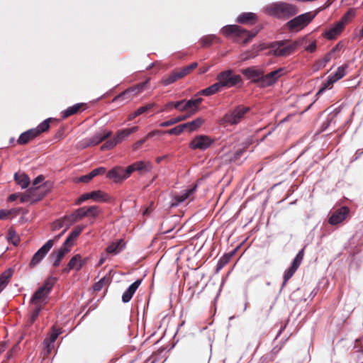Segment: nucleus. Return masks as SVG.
I'll return each mask as SVG.
<instances>
[{
    "instance_id": "obj_32",
    "label": "nucleus",
    "mask_w": 363,
    "mask_h": 363,
    "mask_svg": "<svg viewBox=\"0 0 363 363\" xmlns=\"http://www.w3.org/2000/svg\"><path fill=\"white\" fill-rule=\"evenodd\" d=\"M13 275L11 269H9L4 272L0 275V293L4 289V288L9 284V281Z\"/></svg>"
},
{
    "instance_id": "obj_20",
    "label": "nucleus",
    "mask_w": 363,
    "mask_h": 363,
    "mask_svg": "<svg viewBox=\"0 0 363 363\" xmlns=\"http://www.w3.org/2000/svg\"><path fill=\"white\" fill-rule=\"evenodd\" d=\"M142 283V279H137L133 283H132L128 288L124 291L122 295V301L125 303H128L134 294L135 293L138 288Z\"/></svg>"
},
{
    "instance_id": "obj_1",
    "label": "nucleus",
    "mask_w": 363,
    "mask_h": 363,
    "mask_svg": "<svg viewBox=\"0 0 363 363\" xmlns=\"http://www.w3.org/2000/svg\"><path fill=\"white\" fill-rule=\"evenodd\" d=\"M284 68L277 69L267 74H264L262 69L255 67H249L241 70L242 74L251 82L257 84L260 88H265L274 85L282 75Z\"/></svg>"
},
{
    "instance_id": "obj_27",
    "label": "nucleus",
    "mask_w": 363,
    "mask_h": 363,
    "mask_svg": "<svg viewBox=\"0 0 363 363\" xmlns=\"http://www.w3.org/2000/svg\"><path fill=\"white\" fill-rule=\"evenodd\" d=\"M86 104L84 103H77L74 105L68 107L65 110L61 112V116L62 118H67L72 115L78 113L82 107Z\"/></svg>"
},
{
    "instance_id": "obj_48",
    "label": "nucleus",
    "mask_w": 363,
    "mask_h": 363,
    "mask_svg": "<svg viewBox=\"0 0 363 363\" xmlns=\"http://www.w3.org/2000/svg\"><path fill=\"white\" fill-rule=\"evenodd\" d=\"M232 257V255H224L220 258L216 265V272L220 271L226 264H228Z\"/></svg>"
},
{
    "instance_id": "obj_11",
    "label": "nucleus",
    "mask_w": 363,
    "mask_h": 363,
    "mask_svg": "<svg viewBox=\"0 0 363 363\" xmlns=\"http://www.w3.org/2000/svg\"><path fill=\"white\" fill-rule=\"evenodd\" d=\"M53 246V240H48L40 248H39L33 255L30 262L29 267L30 269L36 267L46 256L48 252Z\"/></svg>"
},
{
    "instance_id": "obj_47",
    "label": "nucleus",
    "mask_w": 363,
    "mask_h": 363,
    "mask_svg": "<svg viewBox=\"0 0 363 363\" xmlns=\"http://www.w3.org/2000/svg\"><path fill=\"white\" fill-rule=\"evenodd\" d=\"M70 217H75L77 220H81L84 217H87V214L86 212L85 206L79 208L75 210L72 213L70 214Z\"/></svg>"
},
{
    "instance_id": "obj_55",
    "label": "nucleus",
    "mask_w": 363,
    "mask_h": 363,
    "mask_svg": "<svg viewBox=\"0 0 363 363\" xmlns=\"http://www.w3.org/2000/svg\"><path fill=\"white\" fill-rule=\"evenodd\" d=\"M63 221H65V229L67 230L73 223L77 221V218L75 217L71 218L70 214L67 216H65L63 218H62Z\"/></svg>"
},
{
    "instance_id": "obj_30",
    "label": "nucleus",
    "mask_w": 363,
    "mask_h": 363,
    "mask_svg": "<svg viewBox=\"0 0 363 363\" xmlns=\"http://www.w3.org/2000/svg\"><path fill=\"white\" fill-rule=\"evenodd\" d=\"M14 179L16 182V184L22 189H26L28 186L30 184V180L28 176L24 173L18 174L15 173L14 174Z\"/></svg>"
},
{
    "instance_id": "obj_2",
    "label": "nucleus",
    "mask_w": 363,
    "mask_h": 363,
    "mask_svg": "<svg viewBox=\"0 0 363 363\" xmlns=\"http://www.w3.org/2000/svg\"><path fill=\"white\" fill-rule=\"evenodd\" d=\"M264 12L272 17L280 20H287L296 15L298 7L292 4L284 1L273 2L264 7Z\"/></svg>"
},
{
    "instance_id": "obj_49",
    "label": "nucleus",
    "mask_w": 363,
    "mask_h": 363,
    "mask_svg": "<svg viewBox=\"0 0 363 363\" xmlns=\"http://www.w3.org/2000/svg\"><path fill=\"white\" fill-rule=\"evenodd\" d=\"M87 216H91L96 218L100 213L99 207L97 206H85Z\"/></svg>"
},
{
    "instance_id": "obj_59",
    "label": "nucleus",
    "mask_w": 363,
    "mask_h": 363,
    "mask_svg": "<svg viewBox=\"0 0 363 363\" xmlns=\"http://www.w3.org/2000/svg\"><path fill=\"white\" fill-rule=\"evenodd\" d=\"M296 270L293 269L292 267H289L284 274L283 279H285V282H287L294 274Z\"/></svg>"
},
{
    "instance_id": "obj_29",
    "label": "nucleus",
    "mask_w": 363,
    "mask_h": 363,
    "mask_svg": "<svg viewBox=\"0 0 363 363\" xmlns=\"http://www.w3.org/2000/svg\"><path fill=\"white\" fill-rule=\"evenodd\" d=\"M222 86L219 82L214 83L213 84L208 86L206 89H202L199 92V94L203 96H211L219 92L222 89Z\"/></svg>"
},
{
    "instance_id": "obj_25",
    "label": "nucleus",
    "mask_w": 363,
    "mask_h": 363,
    "mask_svg": "<svg viewBox=\"0 0 363 363\" xmlns=\"http://www.w3.org/2000/svg\"><path fill=\"white\" fill-rule=\"evenodd\" d=\"M196 188V186H194L193 188L186 189L181 194L175 195L174 198V202L172 203V206H177L184 202L195 191Z\"/></svg>"
},
{
    "instance_id": "obj_7",
    "label": "nucleus",
    "mask_w": 363,
    "mask_h": 363,
    "mask_svg": "<svg viewBox=\"0 0 363 363\" xmlns=\"http://www.w3.org/2000/svg\"><path fill=\"white\" fill-rule=\"evenodd\" d=\"M250 108L242 105L236 106L233 109L224 114L222 121L230 125L238 124L245 115L250 111Z\"/></svg>"
},
{
    "instance_id": "obj_58",
    "label": "nucleus",
    "mask_w": 363,
    "mask_h": 363,
    "mask_svg": "<svg viewBox=\"0 0 363 363\" xmlns=\"http://www.w3.org/2000/svg\"><path fill=\"white\" fill-rule=\"evenodd\" d=\"M245 152V149L244 147L238 149L234 152L233 156L230 158V160L234 161V162L239 160L243 156Z\"/></svg>"
},
{
    "instance_id": "obj_26",
    "label": "nucleus",
    "mask_w": 363,
    "mask_h": 363,
    "mask_svg": "<svg viewBox=\"0 0 363 363\" xmlns=\"http://www.w3.org/2000/svg\"><path fill=\"white\" fill-rule=\"evenodd\" d=\"M343 30L342 23H336L332 28L323 33V36L328 40L335 39Z\"/></svg>"
},
{
    "instance_id": "obj_52",
    "label": "nucleus",
    "mask_w": 363,
    "mask_h": 363,
    "mask_svg": "<svg viewBox=\"0 0 363 363\" xmlns=\"http://www.w3.org/2000/svg\"><path fill=\"white\" fill-rule=\"evenodd\" d=\"M155 105L156 104L155 103H150L145 106H140L135 111V114L140 116L144 113H146L150 109H152L153 107H155Z\"/></svg>"
},
{
    "instance_id": "obj_44",
    "label": "nucleus",
    "mask_w": 363,
    "mask_h": 363,
    "mask_svg": "<svg viewBox=\"0 0 363 363\" xmlns=\"http://www.w3.org/2000/svg\"><path fill=\"white\" fill-rule=\"evenodd\" d=\"M348 67L347 65H343L339 67L335 72L330 75L333 79L337 82L345 75L346 69Z\"/></svg>"
},
{
    "instance_id": "obj_62",
    "label": "nucleus",
    "mask_w": 363,
    "mask_h": 363,
    "mask_svg": "<svg viewBox=\"0 0 363 363\" xmlns=\"http://www.w3.org/2000/svg\"><path fill=\"white\" fill-rule=\"evenodd\" d=\"M105 172H106V168L104 167H99L94 169L92 171H91V173L94 177H96L97 175L104 174Z\"/></svg>"
},
{
    "instance_id": "obj_15",
    "label": "nucleus",
    "mask_w": 363,
    "mask_h": 363,
    "mask_svg": "<svg viewBox=\"0 0 363 363\" xmlns=\"http://www.w3.org/2000/svg\"><path fill=\"white\" fill-rule=\"evenodd\" d=\"M350 209L347 206H342L333 212L328 218V223L332 225L340 224L345 220L349 215Z\"/></svg>"
},
{
    "instance_id": "obj_31",
    "label": "nucleus",
    "mask_w": 363,
    "mask_h": 363,
    "mask_svg": "<svg viewBox=\"0 0 363 363\" xmlns=\"http://www.w3.org/2000/svg\"><path fill=\"white\" fill-rule=\"evenodd\" d=\"M138 129L137 126L132 127L130 128H125L118 131L117 135H116L115 139L118 143H120L123 141V140L135 132Z\"/></svg>"
},
{
    "instance_id": "obj_45",
    "label": "nucleus",
    "mask_w": 363,
    "mask_h": 363,
    "mask_svg": "<svg viewBox=\"0 0 363 363\" xmlns=\"http://www.w3.org/2000/svg\"><path fill=\"white\" fill-rule=\"evenodd\" d=\"M6 238L8 241L11 242L12 244L15 246H17L20 242V239L18 237L16 232L11 228L9 229Z\"/></svg>"
},
{
    "instance_id": "obj_23",
    "label": "nucleus",
    "mask_w": 363,
    "mask_h": 363,
    "mask_svg": "<svg viewBox=\"0 0 363 363\" xmlns=\"http://www.w3.org/2000/svg\"><path fill=\"white\" fill-rule=\"evenodd\" d=\"M84 228V225H78L68 235L62 246L69 248L74 244V240L81 234Z\"/></svg>"
},
{
    "instance_id": "obj_14",
    "label": "nucleus",
    "mask_w": 363,
    "mask_h": 363,
    "mask_svg": "<svg viewBox=\"0 0 363 363\" xmlns=\"http://www.w3.org/2000/svg\"><path fill=\"white\" fill-rule=\"evenodd\" d=\"M152 169V165L151 162L140 160L127 167V174L131 175L134 172H138L140 174H144L149 172Z\"/></svg>"
},
{
    "instance_id": "obj_50",
    "label": "nucleus",
    "mask_w": 363,
    "mask_h": 363,
    "mask_svg": "<svg viewBox=\"0 0 363 363\" xmlns=\"http://www.w3.org/2000/svg\"><path fill=\"white\" fill-rule=\"evenodd\" d=\"M198 66L197 62H193L190 64L189 65H187L184 67H183L181 70H179V72L182 77L187 75L190 72H191L193 69H194Z\"/></svg>"
},
{
    "instance_id": "obj_13",
    "label": "nucleus",
    "mask_w": 363,
    "mask_h": 363,
    "mask_svg": "<svg viewBox=\"0 0 363 363\" xmlns=\"http://www.w3.org/2000/svg\"><path fill=\"white\" fill-rule=\"evenodd\" d=\"M88 199H93L95 201H107V195L100 190L92 191L81 195L76 201L77 205H80Z\"/></svg>"
},
{
    "instance_id": "obj_41",
    "label": "nucleus",
    "mask_w": 363,
    "mask_h": 363,
    "mask_svg": "<svg viewBox=\"0 0 363 363\" xmlns=\"http://www.w3.org/2000/svg\"><path fill=\"white\" fill-rule=\"evenodd\" d=\"M213 41L220 43V39L216 35H208L203 36L201 39V43L203 47L210 46L212 44Z\"/></svg>"
},
{
    "instance_id": "obj_37",
    "label": "nucleus",
    "mask_w": 363,
    "mask_h": 363,
    "mask_svg": "<svg viewBox=\"0 0 363 363\" xmlns=\"http://www.w3.org/2000/svg\"><path fill=\"white\" fill-rule=\"evenodd\" d=\"M335 82H336L333 79V77L329 76L325 81L322 82L316 96L322 94L327 89H330Z\"/></svg>"
},
{
    "instance_id": "obj_64",
    "label": "nucleus",
    "mask_w": 363,
    "mask_h": 363,
    "mask_svg": "<svg viewBox=\"0 0 363 363\" xmlns=\"http://www.w3.org/2000/svg\"><path fill=\"white\" fill-rule=\"evenodd\" d=\"M354 37L358 38L359 40L363 39V26L362 28L359 30H357L354 33Z\"/></svg>"
},
{
    "instance_id": "obj_5",
    "label": "nucleus",
    "mask_w": 363,
    "mask_h": 363,
    "mask_svg": "<svg viewBox=\"0 0 363 363\" xmlns=\"http://www.w3.org/2000/svg\"><path fill=\"white\" fill-rule=\"evenodd\" d=\"M220 32L226 36L234 35L239 37L242 39V41L245 43L249 42L258 33L257 30L249 32L245 29H242L240 26L235 24L223 26L220 29Z\"/></svg>"
},
{
    "instance_id": "obj_24",
    "label": "nucleus",
    "mask_w": 363,
    "mask_h": 363,
    "mask_svg": "<svg viewBox=\"0 0 363 363\" xmlns=\"http://www.w3.org/2000/svg\"><path fill=\"white\" fill-rule=\"evenodd\" d=\"M257 15L255 13L243 12L238 16L236 22L240 24H254L257 21Z\"/></svg>"
},
{
    "instance_id": "obj_33",
    "label": "nucleus",
    "mask_w": 363,
    "mask_h": 363,
    "mask_svg": "<svg viewBox=\"0 0 363 363\" xmlns=\"http://www.w3.org/2000/svg\"><path fill=\"white\" fill-rule=\"evenodd\" d=\"M203 123V120L201 118H196V119L182 124L184 130L189 129V131H194L200 127Z\"/></svg>"
},
{
    "instance_id": "obj_17",
    "label": "nucleus",
    "mask_w": 363,
    "mask_h": 363,
    "mask_svg": "<svg viewBox=\"0 0 363 363\" xmlns=\"http://www.w3.org/2000/svg\"><path fill=\"white\" fill-rule=\"evenodd\" d=\"M49 294L50 292L40 286L32 295L30 302L33 304H42L43 306L46 303V299Z\"/></svg>"
},
{
    "instance_id": "obj_61",
    "label": "nucleus",
    "mask_w": 363,
    "mask_h": 363,
    "mask_svg": "<svg viewBox=\"0 0 363 363\" xmlns=\"http://www.w3.org/2000/svg\"><path fill=\"white\" fill-rule=\"evenodd\" d=\"M94 178L93 175L91 174V172L85 175H82L80 177L77 179V182H83V183H87L89 181H91Z\"/></svg>"
},
{
    "instance_id": "obj_46",
    "label": "nucleus",
    "mask_w": 363,
    "mask_h": 363,
    "mask_svg": "<svg viewBox=\"0 0 363 363\" xmlns=\"http://www.w3.org/2000/svg\"><path fill=\"white\" fill-rule=\"evenodd\" d=\"M111 281V279L109 277H107L106 276H104L101 279H99V281L96 282L93 285V289L95 291H99L101 290V289L108 283Z\"/></svg>"
},
{
    "instance_id": "obj_43",
    "label": "nucleus",
    "mask_w": 363,
    "mask_h": 363,
    "mask_svg": "<svg viewBox=\"0 0 363 363\" xmlns=\"http://www.w3.org/2000/svg\"><path fill=\"white\" fill-rule=\"evenodd\" d=\"M57 281V279L56 277L50 276L45 280L41 287L44 288L45 290L50 293Z\"/></svg>"
},
{
    "instance_id": "obj_8",
    "label": "nucleus",
    "mask_w": 363,
    "mask_h": 363,
    "mask_svg": "<svg viewBox=\"0 0 363 363\" xmlns=\"http://www.w3.org/2000/svg\"><path fill=\"white\" fill-rule=\"evenodd\" d=\"M222 88H231L242 84L239 74H235L232 69H227L220 72L216 77Z\"/></svg>"
},
{
    "instance_id": "obj_56",
    "label": "nucleus",
    "mask_w": 363,
    "mask_h": 363,
    "mask_svg": "<svg viewBox=\"0 0 363 363\" xmlns=\"http://www.w3.org/2000/svg\"><path fill=\"white\" fill-rule=\"evenodd\" d=\"M117 144H118L115 138L112 140H107L101 147V149L102 150H110L114 147Z\"/></svg>"
},
{
    "instance_id": "obj_22",
    "label": "nucleus",
    "mask_w": 363,
    "mask_h": 363,
    "mask_svg": "<svg viewBox=\"0 0 363 363\" xmlns=\"http://www.w3.org/2000/svg\"><path fill=\"white\" fill-rule=\"evenodd\" d=\"M111 135L112 132L111 130H102L97 132L92 137L89 138L90 140V144H92L93 146L96 145L108 139Z\"/></svg>"
},
{
    "instance_id": "obj_38",
    "label": "nucleus",
    "mask_w": 363,
    "mask_h": 363,
    "mask_svg": "<svg viewBox=\"0 0 363 363\" xmlns=\"http://www.w3.org/2000/svg\"><path fill=\"white\" fill-rule=\"evenodd\" d=\"M189 117H190V115L179 116L176 118L162 122L161 123H160V126L162 127V128L168 127V126L174 125L179 122H181L182 121H184V120L187 119Z\"/></svg>"
},
{
    "instance_id": "obj_53",
    "label": "nucleus",
    "mask_w": 363,
    "mask_h": 363,
    "mask_svg": "<svg viewBox=\"0 0 363 363\" xmlns=\"http://www.w3.org/2000/svg\"><path fill=\"white\" fill-rule=\"evenodd\" d=\"M182 125H179L173 128L167 130L165 133L171 135H179L184 131Z\"/></svg>"
},
{
    "instance_id": "obj_54",
    "label": "nucleus",
    "mask_w": 363,
    "mask_h": 363,
    "mask_svg": "<svg viewBox=\"0 0 363 363\" xmlns=\"http://www.w3.org/2000/svg\"><path fill=\"white\" fill-rule=\"evenodd\" d=\"M63 227L65 228V221H63L62 218H61L60 219L55 220L52 223L51 228H52V231H56V230H59L60 229H61Z\"/></svg>"
},
{
    "instance_id": "obj_18",
    "label": "nucleus",
    "mask_w": 363,
    "mask_h": 363,
    "mask_svg": "<svg viewBox=\"0 0 363 363\" xmlns=\"http://www.w3.org/2000/svg\"><path fill=\"white\" fill-rule=\"evenodd\" d=\"M70 251V249L67 247L62 246L57 250H54L50 255V259L52 262V266L55 267H58L60 264V262L65 255Z\"/></svg>"
},
{
    "instance_id": "obj_60",
    "label": "nucleus",
    "mask_w": 363,
    "mask_h": 363,
    "mask_svg": "<svg viewBox=\"0 0 363 363\" xmlns=\"http://www.w3.org/2000/svg\"><path fill=\"white\" fill-rule=\"evenodd\" d=\"M44 177L43 175H38V177H36L33 182V184H32V186L31 187H33L34 189L35 188H37L36 189V192L39 190L40 189V186H38L40 183H41L43 180H44Z\"/></svg>"
},
{
    "instance_id": "obj_57",
    "label": "nucleus",
    "mask_w": 363,
    "mask_h": 363,
    "mask_svg": "<svg viewBox=\"0 0 363 363\" xmlns=\"http://www.w3.org/2000/svg\"><path fill=\"white\" fill-rule=\"evenodd\" d=\"M117 144H118L115 138L112 140H107L101 147V149L102 150H110L114 147Z\"/></svg>"
},
{
    "instance_id": "obj_6",
    "label": "nucleus",
    "mask_w": 363,
    "mask_h": 363,
    "mask_svg": "<svg viewBox=\"0 0 363 363\" xmlns=\"http://www.w3.org/2000/svg\"><path fill=\"white\" fill-rule=\"evenodd\" d=\"M317 12H306L289 20L286 27L291 31H298L307 26L315 17Z\"/></svg>"
},
{
    "instance_id": "obj_40",
    "label": "nucleus",
    "mask_w": 363,
    "mask_h": 363,
    "mask_svg": "<svg viewBox=\"0 0 363 363\" xmlns=\"http://www.w3.org/2000/svg\"><path fill=\"white\" fill-rule=\"evenodd\" d=\"M304 256V248L301 249L296 255L294 259H293L290 267L297 270L299 266L301 265Z\"/></svg>"
},
{
    "instance_id": "obj_28",
    "label": "nucleus",
    "mask_w": 363,
    "mask_h": 363,
    "mask_svg": "<svg viewBox=\"0 0 363 363\" xmlns=\"http://www.w3.org/2000/svg\"><path fill=\"white\" fill-rule=\"evenodd\" d=\"M125 247V243L122 239L113 242L106 247V253L118 255Z\"/></svg>"
},
{
    "instance_id": "obj_12",
    "label": "nucleus",
    "mask_w": 363,
    "mask_h": 363,
    "mask_svg": "<svg viewBox=\"0 0 363 363\" xmlns=\"http://www.w3.org/2000/svg\"><path fill=\"white\" fill-rule=\"evenodd\" d=\"M130 174H127V167L123 169L122 167L116 166L110 169L107 174L106 177L113 179L116 183L122 182L128 177Z\"/></svg>"
},
{
    "instance_id": "obj_63",
    "label": "nucleus",
    "mask_w": 363,
    "mask_h": 363,
    "mask_svg": "<svg viewBox=\"0 0 363 363\" xmlns=\"http://www.w3.org/2000/svg\"><path fill=\"white\" fill-rule=\"evenodd\" d=\"M316 43L315 41H313L306 48V50L310 52H313L316 50Z\"/></svg>"
},
{
    "instance_id": "obj_16",
    "label": "nucleus",
    "mask_w": 363,
    "mask_h": 363,
    "mask_svg": "<svg viewBox=\"0 0 363 363\" xmlns=\"http://www.w3.org/2000/svg\"><path fill=\"white\" fill-rule=\"evenodd\" d=\"M202 98H197L195 99H189V100H182L184 101L182 107V111H190V113L189 115H192L198 111L199 106L202 102Z\"/></svg>"
},
{
    "instance_id": "obj_21",
    "label": "nucleus",
    "mask_w": 363,
    "mask_h": 363,
    "mask_svg": "<svg viewBox=\"0 0 363 363\" xmlns=\"http://www.w3.org/2000/svg\"><path fill=\"white\" fill-rule=\"evenodd\" d=\"M61 330L60 329L53 328L52 331L49 335L48 337H46L44 341L43 344L45 345V349L47 350V352L48 353L52 348L54 347V343L58 336L60 335Z\"/></svg>"
},
{
    "instance_id": "obj_34",
    "label": "nucleus",
    "mask_w": 363,
    "mask_h": 363,
    "mask_svg": "<svg viewBox=\"0 0 363 363\" xmlns=\"http://www.w3.org/2000/svg\"><path fill=\"white\" fill-rule=\"evenodd\" d=\"M182 78L179 71H174L169 76L165 77L162 79V84L164 86H168L171 84H173L179 79Z\"/></svg>"
},
{
    "instance_id": "obj_9",
    "label": "nucleus",
    "mask_w": 363,
    "mask_h": 363,
    "mask_svg": "<svg viewBox=\"0 0 363 363\" xmlns=\"http://www.w3.org/2000/svg\"><path fill=\"white\" fill-rule=\"evenodd\" d=\"M214 143L215 140L206 135H198L191 140L189 145L192 150L205 151Z\"/></svg>"
},
{
    "instance_id": "obj_35",
    "label": "nucleus",
    "mask_w": 363,
    "mask_h": 363,
    "mask_svg": "<svg viewBox=\"0 0 363 363\" xmlns=\"http://www.w3.org/2000/svg\"><path fill=\"white\" fill-rule=\"evenodd\" d=\"M35 306L31 311L30 315L28 318V325H31L36 319L38 318L39 314L40 313L41 311L43 310V306L42 304H34Z\"/></svg>"
},
{
    "instance_id": "obj_51",
    "label": "nucleus",
    "mask_w": 363,
    "mask_h": 363,
    "mask_svg": "<svg viewBox=\"0 0 363 363\" xmlns=\"http://www.w3.org/2000/svg\"><path fill=\"white\" fill-rule=\"evenodd\" d=\"M354 16V12L352 9H350L339 21L337 23H342V28L349 22L350 19Z\"/></svg>"
},
{
    "instance_id": "obj_42",
    "label": "nucleus",
    "mask_w": 363,
    "mask_h": 363,
    "mask_svg": "<svg viewBox=\"0 0 363 363\" xmlns=\"http://www.w3.org/2000/svg\"><path fill=\"white\" fill-rule=\"evenodd\" d=\"M184 101H182V100L178 101H169L167 104H166L164 108H162L159 112H163L173 108L182 111V107Z\"/></svg>"
},
{
    "instance_id": "obj_19",
    "label": "nucleus",
    "mask_w": 363,
    "mask_h": 363,
    "mask_svg": "<svg viewBox=\"0 0 363 363\" xmlns=\"http://www.w3.org/2000/svg\"><path fill=\"white\" fill-rule=\"evenodd\" d=\"M36 189L30 187L29 188L26 192L21 195L20 194V201L21 203L30 202V203H34L38 201H40L43 199V196H35Z\"/></svg>"
},
{
    "instance_id": "obj_4",
    "label": "nucleus",
    "mask_w": 363,
    "mask_h": 363,
    "mask_svg": "<svg viewBox=\"0 0 363 363\" xmlns=\"http://www.w3.org/2000/svg\"><path fill=\"white\" fill-rule=\"evenodd\" d=\"M52 120H54V118H48L41 122L36 128H30L22 133L18 137L17 143L20 145H26L30 140L48 131L50 129V123Z\"/></svg>"
},
{
    "instance_id": "obj_10",
    "label": "nucleus",
    "mask_w": 363,
    "mask_h": 363,
    "mask_svg": "<svg viewBox=\"0 0 363 363\" xmlns=\"http://www.w3.org/2000/svg\"><path fill=\"white\" fill-rule=\"evenodd\" d=\"M145 83L139 84L136 86H132L123 92L115 96L112 101L120 102L121 104H125L128 102L135 94L141 92L145 86Z\"/></svg>"
},
{
    "instance_id": "obj_39",
    "label": "nucleus",
    "mask_w": 363,
    "mask_h": 363,
    "mask_svg": "<svg viewBox=\"0 0 363 363\" xmlns=\"http://www.w3.org/2000/svg\"><path fill=\"white\" fill-rule=\"evenodd\" d=\"M80 258L81 255L79 254L74 255L68 263L69 269H75L76 271L80 270L82 269V264H80Z\"/></svg>"
},
{
    "instance_id": "obj_36",
    "label": "nucleus",
    "mask_w": 363,
    "mask_h": 363,
    "mask_svg": "<svg viewBox=\"0 0 363 363\" xmlns=\"http://www.w3.org/2000/svg\"><path fill=\"white\" fill-rule=\"evenodd\" d=\"M333 57V55L329 52L326 53L323 58L315 62L314 64V69L319 70L325 67L328 62H329Z\"/></svg>"
},
{
    "instance_id": "obj_3",
    "label": "nucleus",
    "mask_w": 363,
    "mask_h": 363,
    "mask_svg": "<svg viewBox=\"0 0 363 363\" xmlns=\"http://www.w3.org/2000/svg\"><path fill=\"white\" fill-rule=\"evenodd\" d=\"M304 41L305 38H299L293 42L289 40H277L269 43L267 48L269 50V53L275 57H286L293 53Z\"/></svg>"
}]
</instances>
